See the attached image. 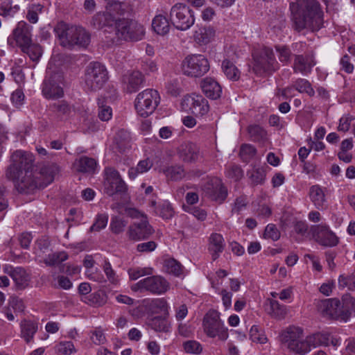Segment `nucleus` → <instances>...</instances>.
Instances as JSON below:
<instances>
[{
    "label": "nucleus",
    "instance_id": "f257e3e1",
    "mask_svg": "<svg viewBox=\"0 0 355 355\" xmlns=\"http://www.w3.org/2000/svg\"><path fill=\"white\" fill-rule=\"evenodd\" d=\"M10 162L6 170V178L13 182L19 193L33 192L36 187V182L33 179L34 155L28 151L17 150L11 154Z\"/></svg>",
    "mask_w": 355,
    "mask_h": 355
},
{
    "label": "nucleus",
    "instance_id": "f03ea898",
    "mask_svg": "<svg viewBox=\"0 0 355 355\" xmlns=\"http://www.w3.org/2000/svg\"><path fill=\"white\" fill-rule=\"evenodd\" d=\"M294 28L297 31H318L322 26V12L315 0H295L290 4Z\"/></svg>",
    "mask_w": 355,
    "mask_h": 355
},
{
    "label": "nucleus",
    "instance_id": "7ed1b4c3",
    "mask_svg": "<svg viewBox=\"0 0 355 355\" xmlns=\"http://www.w3.org/2000/svg\"><path fill=\"white\" fill-rule=\"evenodd\" d=\"M60 44L64 47L71 48L75 45L87 46L90 42V35L87 31L80 26H69L61 22L55 28Z\"/></svg>",
    "mask_w": 355,
    "mask_h": 355
},
{
    "label": "nucleus",
    "instance_id": "20e7f679",
    "mask_svg": "<svg viewBox=\"0 0 355 355\" xmlns=\"http://www.w3.org/2000/svg\"><path fill=\"white\" fill-rule=\"evenodd\" d=\"M128 9V5L124 2H114L106 6V10L98 12L92 17L91 24L97 29L103 27L112 28L115 31V28L119 18H117L113 12L119 15H123Z\"/></svg>",
    "mask_w": 355,
    "mask_h": 355
},
{
    "label": "nucleus",
    "instance_id": "39448f33",
    "mask_svg": "<svg viewBox=\"0 0 355 355\" xmlns=\"http://www.w3.org/2000/svg\"><path fill=\"white\" fill-rule=\"evenodd\" d=\"M253 71L258 76L270 74L279 68L272 49L263 46L256 49L252 53Z\"/></svg>",
    "mask_w": 355,
    "mask_h": 355
},
{
    "label": "nucleus",
    "instance_id": "423d86ee",
    "mask_svg": "<svg viewBox=\"0 0 355 355\" xmlns=\"http://www.w3.org/2000/svg\"><path fill=\"white\" fill-rule=\"evenodd\" d=\"M280 340L284 347L296 354H304L309 352L303 330L300 327L291 326L286 328L281 333Z\"/></svg>",
    "mask_w": 355,
    "mask_h": 355
},
{
    "label": "nucleus",
    "instance_id": "0eeeda50",
    "mask_svg": "<svg viewBox=\"0 0 355 355\" xmlns=\"http://www.w3.org/2000/svg\"><path fill=\"white\" fill-rule=\"evenodd\" d=\"M143 25L134 20L120 19L116 24L114 34L118 40L139 41L144 36Z\"/></svg>",
    "mask_w": 355,
    "mask_h": 355
},
{
    "label": "nucleus",
    "instance_id": "6e6552de",
    "mask_svg": "<svg viewBox=\"0 0 355 355\" xmlns=\"http://www.w3.org/2000/svg\"><path fill=\"white\" fill-rule=\"evenodd\" d=\"M204 331L209 338H218L225 341L228 338V330L220 318V313L215 310H210L204 317L202 322Z\"/></svg>",
    "mask_w": 355,
    "mask_h": 355
},
{
    "label": "nucleus",
    "instance_id": "1a4fd4ad",
    "mask_svg": "<svg viewBox=\"0 0 355 355\" xmlns=\"http://www.w3.org/2000/svg\"><path fill=\"white\" fill-rule=\"evenodd\" d=\"M207 58L201 54H191L185 57L182 62L183 74L191 78L203 76L209 70Z\"/></svg>",
    "mask_w": 355,
    "mask_h": 355
},
{
    "label": "nucleus",
    "instance_id": "9d476101",
    "mask_svg": "<svg viewBox=\"0 0 355 355\" xmlns=\"http://www.w3.org/2000/svg\"><path fill=\"white\" fill-rule=\"evenodd\" d=\"M108 79L105 67L100 62H91L85 71V86L91 91L100 89Z\"/></svg>",
    "mask_w": 355,
    "mask_h": 355
},
{
    "label": "nucleus",
    "instance_id": "9b49d317",
    "mask_svg": "<svg viewBox=\"0 0 355 355\" xmlns=\"http://www.w3.org/2000/svg\"><path fill=\"white\" fill-rule=\"evenodd\" d=\"M170 19L173 25L180 31L189 29L195 22L193 10L187 5L180 3L171 8Z\"/></svg>",
    "mask_w": 355,
    "mask_h": 355
},
{
    "label": "nucleus",
    "instance_id": "f8f14e48",
    "mask_svg": "<svg viewBox=\"0 0 355 355\" xmlns=\"http://www.w3.org/2000/svg\"><path fill=\"white\" fill-rule=\"evenodd\" d=\"M133 291H148L154 295H162L170 289V283L162 276L153 275L141 279L131 286Z\"/></svg>",
    "mask_w": 355,
    "mask_h": 355
},
{
    "label": "nucleus",
    "instance_id": "ddd939ff",
    "mask_svg": "<svg viewBox=\"0 0 355 355\" xmlns=\"http://www.w3.org/2000/svg\"><path fill=\"white\" fill-rule=\"evenodd\" d=\"M104 192L109 196L123 194L128 190V186L121 178L119 173L112 167L104 170Z\"/></svg>",
    "mask_w": 355,
    "mask_h": 355
},
{
    "label": "nucleus",
    "instance_id": "4468645a",
    "mask_svg": "<svg viewBox=\"0 0 355 355\" xmlns=\"http://www.w3.org/2000/svg\"><path fill=\"white\" fill-rule=\"evenodd\" d=\"M63 80V75L60 72H55L46 77L42 84L43 96L47 99H56L62 97L64 90L61 85Z\"/></svg>",
    "mask_w": 355,
    "mask_h": 355
},
{
    "label": "nucleus",
    "instance_id": "2eb2a0df",
    "mask_svg": "<svg viewBox=\"0 0 355 355\" xmlns=\"http://www.w3.org/2000/svg\"><path fill=\"white\" fill-rule=\"evenodd\" d=\"M160 103L159 92L153 89H146L139 92L134 101V107L137 111H155Z\"/></svg>",
    "mask_w": 355,
    "mask_h": 355
},
{
    "label": "nucleus",
    "instance_id": "dca6fc26",
    "mask_svg": "<svg viewBox=\"0 0 355 355\" xmlns=\"http://www.w3.org/2000/svg\"><path fill=\"white\" fill-rule=\"evenodd\" d=\"M202 189L206 197L218 204L223 203L227 196V189L218 178L209 179Z\"/></svg>",
    "mask_w": 355,
    "mask_h": 355
},
{
    "label": "nucleus",
    "instance_id": "f3484780",
    "mask_svg": "<svg viewBox=\"0 0 355 355\" xmlns=\"http://www.w3.org/2000/svg\"><path fill=\"white\" fill-rule=\"evenodd\" d=\"M31 27L25 21L18 22L12 33L8 38V44L14 47L19 46L21 49L32 42Z\"/></svg>",
    "mask_w": 355,
    "mask_h": 355
},
{
    "label": "nucleus",
    "instance_id": "a211bd4d",
    "mask_svg": "<svg viewBox=\"0 0 355 355\" xmlns=\"http://www.w3.org/2000/svg\"><path fill=\"white\" fill-rule=\"evenodd\" d=\"M58 171L59 167L55 164H49L43 166L39 173L34 171L33 179L36 182L34 191L37 189L44 188L51 184Z\"/></svg>",
    "mask_w": 355,
    "mask_h": 355
},
{
    "label": "nucleus",
    "instance_id": "6ab92c4d",
    "mask_svg": "<svg viewBox=\"0 0 355 355\" xmlns=\"http://www.w3.org/2000/svg\"><path fill=\"white\" fill-rule=\"evenodd\" d=\"M314 240L320 245L325 247H334L338 243V238L327 225H319L311 228Z\"/></svg>",
    "mask_w": 355,
    "mask_h": 355
},
{
    "label": "nucleus",
    "instance_id": "aec40b11",
    "mask_svg": "<svg viewBox=\"0 0 355 355\" xmlns=\"http://www.w3.org/2000/svg\"><path fill=\"white\" fill-rule=\"evenodd\" d=\"M144 82L145 78L141 72L139 71H128L121 77L122 89L127 94L135 93L143 87Z\"/></svg>",
    "mask_w": 355,
    "mask_h": 355
},
{
    "label": "nucleus",
    "instance_id": "412c9836",
    "mask_svg": "<svg viewBox=\"0 0 355 355\" xmlns=\"http://www.w3.org/2000/svg\"><path fill=\"white\" fill-rule=\"evenodd\" d=\"M318 312L327 319L340 320L338 308L340 300L336 298L317 300L315 301Z\"/></svg>",
    "mask_w": 355,
    "mask_h": 355
},
{
    "label": "nucleus",
    "instance_id": "4be33fe9",
    "mask_svg": "<svg viewBox=\"0 0 355 355\" xmlns=\"http://www.w3.org/2000/svg\"><path fill=\"white\" fill-rule=\"evenodd\" d=\"M153 233V230L146 218H142L140 222L134 223L130 225L126 234L129 239L139 241L146 239Z\"/></svg>",
    "mask_w": 355,
    "mask_h": 355
},
{
    "label": "nucleus",
    "instance_id": "5701e85b",
    "mask_svg": "<svg viewBox=\"0 0 355 355\" xmlns=\"http://www.w3.org/2000/svg\"><path fill=\"white\" fill-rule=\"evenodd\" d=\"M3 270L12 279L17 290H24L28 286L31 277L24 268L6 265Z\"/></svg>",
    "mask_w": 355,
    "mask_h": 355
},
{
    "label": "nucleus",
    "instance_id": "b1692460",
    "mask_svg": "<svg viewBox=\"0 0 355 355\" xmlns=\"http://www.w3.org/2000/svg\"><path fill=\"white\" fill-rule=\"evenodd\" d=\"M182 111H208V101L200 94H191L184 96L181 101Z\"/></svg>",
    "mask_w": 355,
    "mask_h": 355
},
{
    "label": "nucleus",
    "instance_id": "393cba45",
    "mask_svg": "<svg viewBox=\"0 0 355 355\" xmlns=\"http://www.w3.org/2000/svg\"><path fill=\"white\" fill-rule=\"evenodd\" d=\"M315 64V62L312 55H295L293 69L295 73H301L303 75H307L311 73Z\"/></svg>",
    "mask_w": 355,
    "mask_h": 355
},
{
    "label": "nucleus",
    "instance_id": "a878e982",
    "mask_svg": "<svg viewBox=\"0 0 355 355\" xmlns=\"http://www.w3.org/2000/svg\"><path fill=\"white\" fill-rule=\"evenodd\" d=\"M198 146L191 142L182 144L178 148V154L180 159L184 162H193L198 157Z\"/></svg>",
    "mask_w": 355,
    "mask_h": 355
},
{
    "label": "nucleus",
    "instance_id": "bb28decb",
    "mask_svg": "<svg viewBox=\"0 0 355 355\" xmlns=\"http://www.w3.org/2000/svg\"><path fill=\"white\" fill-rule=\"evenodd\" d=\"M203 93L209 98L217 99L222 93V88L219 83L212 78H204L200 83Z\"/></svg>",
    "mask_w": 355,
    "mask_h": 355
},
{
    "label": "nucleus",
    "instance_id": "cd10ccee",
    "mask_svg": "<svg viewBox=\"0 0 355 355\" xmlns=\"http://www.w3.org/2000/svg\"><path fill=\"white\" fill-rule=\"evenodd\" d=\"M225 244L223 236L218 233H212L209 238L208 250L214 261L217 259L224 250Z\"/></svg>",
    "mask_w": 355,
    "mask_h": 355
},
{
    "label": "nucleus",
    "instance_id": "c85d7f7f",
    "mask_svg": "<svg viewBox=\"0 0 355 355\" xmlns=\"http://www.w3.org/2000/svg\"><path fill=\"white\" fill-rule=\"evenodd\" d=\"M338 311L340 320L346 322L355 313V298L350 295H343Z\"/></svg>",
    "mask_w": 355,
    "mask_h": 355
},
{
    "label": "nucleus",
    "instance_id": "c756f323",
    "mask_svg": "<svg viewBox=\"0 0 355 355\" xmlns=\"http://www.w3.org/2000/svg\"><path fill=\"white\" fill-rule=\"evenodd\" d=\"M73 166L75 170L79 173H93L97 167V162L92 157L81 156L76 159Z\"/></svg>",
    "mask_w": 355,
    "mask_h": 355
},
{
    "label": "nucleus",
    "instance_id": "7c9ffc66",
    "mask_svg": "<svg viewBox=\"0 0 355 355\" xmlns=\"http://www.w3.org/2000/svg\"><path fill=\"white\" fill-rule=\"evenodd\" d=\"M247 171V177L252 186L261 185L264 184L266 178V171L263 166L251 165Z\"/></svg>",
    "mask_w": 355,
    "mask_h": 355
},
{
    "label": "nucleus",
    "instance_id": "2f4dec72",
    "mask_svg": "<svg viewBox=\"0 0 355 355\" xmlns=\"http://www.w3.org/2000/svg\"><path fill=\"white\" fill-rule=\"evenodd\" d=\"M215 37V31L210 26L198 27L193 33L194 41L200 45L211 42Z\"/></svg>",
    "mask_w": 355,
    "mask_h": 355
},
{
    "label": "nucleus",
    "instance_id": "473e14b6",
    "mask_svg": "<svg viewBox=\"0 0 355 355\" xmlns=\"http://www.w3.org/2000/svg\"><path fill=\"white\" fill-rule=\"evenodd\" d=\"M146 309L154 313H163L165 315H168L169 306L165 298H154L145 301Z\"/></svg>",
    "mask_w": 355,
    "mask_h": 355
},
{
    "label": "nucleus",
    "instance_id": "72a5a7b5",
    "mask_svg": "<svg viewBox=\"0 0 355 355\" xmlns=\"http://www.w3.org/2000/svg\"><path fill=\"white\" fill-rule=\"evenodd\" d=\"M20 329L21 338L28 343L33 340L38 330V323L31 320H24L20 323Z\"/></svg>",
    "mask_w": 355,
    "mask_h": 355
},
{
    "label": "nucleus",
    "instance_id": "f704fd0d",
    "mask_svg": "<svg viewBox=\"0 0 355 355\" xmlns=\"http://www.w3.org/2000/svg\"><path fill=\"white\" fill-rule=\"evenodd\" d=\"M309 197L311 200L318 209H323L326 207V198L322 188L318 185H313L310 187Z\"/></svg>",
    "mask_w": 355,
    "mask_h": 355
},
{
    "label": "nucleus",
    "instance_id": "c9c22d12",
    "mask_svg": "<svg viewBox=\"0 0 355 355\" xmlns=\"http://www.w3.org/2000/svg\"><path fill=\"white\" fill-rule=\"evenodd\" d=\"M330 334L328 332H318L306 338L309 352L311 347L329 345Z\"/></svg>",
    "mask_w": 355,
    "mask_h": 355
},
{
    "label": "nucleus",
    "instance_id": "e433bc0d",
    "mask_svg": "<svg viewBox=\"0 0 355 355\" xmlns=\"http://www.w3.org/2000/svg\"><path fill=\"white\" fill-rule=\"evenodd\" d=\"M152 27L158 35H165L170 30V24L167 18L162 15H156L152 22Z\"/></svg>",
    "mask_w": 355,
    "mask_h": 355
},
{
    "label": "nucleus",
    "instance_id": "4c0bfd02",
    "mask_svg": "<svg viewBox=\"0 0 355 355\" xmlns=\"http://www.w3.org/2000/svg\"><path fill=\"white\" fill-rule=\"evenodd\" d=\"M153 162L149 159L146 158L140 160L135 167H131L128 171V176L130 179L134 180L139 174L148 172L153 166Z\"/></svg>",
    "mask_w": 355,
    "mask_h": 355
},
{
    "label": "nucleus",
    "instance_id": "58836bf2",
    "mask_svg": "<svg viewBox=\"0 0 355 355\" xmlns=\"http://www.w3.org/2000/svg\"><path fill=\"white\" fill-rule=\"evenodd\" d=\"M163 173L168 180L173 181L182 180L185 176L184 169L180 165L167 166L163 169Z\"/></svg>",
    "mask_w": 355,
    "mask_h": 355
},
{
    "label": "nucleus",
    "instance_id": "ea45409f",
    "mask_svg": "<svg viewBox=\"0 0 355 355\" xmlns=\"http://www.w3.org/2000/svg\"><path fill=\"white\" fill-rule=\"evenodd\" d=\"M248 132L254 141L264 142L267 140L266 131L259 125H249Z\"/></svg>",
    "mask_w": 355,
    "mask_h": 355
},
{
    "label": "nucleus",
    "instance_id": "a19ab883",
    "mask_svg": "<svg viewBox=\"0 0 355 355\" xmlns=\"http://www.w3.org/2000/svg\"><path fill=\"white\" fill-rule=\"evenodd\" d=\"M149 325L153 330L159 332L166 333L170 331L171 328L170 322L165 317L153 318L150 321Z\"/></svg>",
    "mask_w": 355,
    "mask_h": 355
},
{
    "label": "nucleus",
    "instance_id": "79ce46f5",
    "mask_svg": "<svg viewBox=\"0 0 355 355\" xmlns=\"http://www.w3.org/2000/svg\"><path fill=\"white\" fill-rule=\"evenodd\" d=\"M107 300L106 293L102 291L94 292L85 297V302L94 306H101L104 305Z\"/></svg>",
    "mask_w": 355,
    "mask_h": 355
},
{
    "label": "nucleus",
    "instance_id": "37998d69",
    "mask_svg": "<svg viewBox=\"0 0 355 355\" xmlns=\"http://www.w3.org/2000/svg\"><path fill=\"white\" fill-rule=\"evenodd\" d=\"M69 256L65 251L55 252L44 259L43 261L46 266H54L62 263L68 259Z\"/></svg>",
    "mask_w": 355,
    "mask_h": 355
},
{
    "label": "nucleus",
    "instance_id": "c03bdc74",
    "mask_svg": "<svg viewBox=\"0 0 355 355\" xmlns=\"http://www.w3.org/2000/svg\"><path fill=\"white\" fill-rule=\"evenodd\" d=\"M222 69L227 78L232 80H237L240 77V71L233 62L225 60L222 63Z\"/></svg>",
    "mask_w": 355,
    "mask_h": 355
},
{
    "label": "nucleus",
    "instance_id": "a18cd8bd",
    "mask_svg": "<svg viewBox=\"0 0 355 355\" xmlns=\"http://www.w3.org/2000/svg\"><path fill=\"white\" fill-rule=\"evenodd\" d=\"M164 267L167 273L175 276H180L182 273L183 266L175 259L169 258L166 259L164 263Z\"/></svg>",
    "mask_w": 355,
    "mask_h": 355
},
{
    "label": "nucleus",
    "instance_id": "49530a36",
    "mask_svg": "<svg viewBox=\"0 0 355 355\" xmlns=\"http://www.w3.org/2000/svg\"><path fill=\"white\" fill-rule=\"evenodd\" d=\"M277 57L280 62L288 64L291 61L293 53L290 48L286 45L277 44L275 46Z\"/></svg>",
    "mask_w": 355,
    "mask_h": 355
},
{
    "label": "nucleus",
    "instance_id": "de8ad7c7",
    "mask_svg": "<svg viewBox=\"0 0 355 355\" xmlns=\"http://www.w3.org/2000/svg\"><path fill=\"white\" fill-rule=\"evenodd\" d=\"M19 10L18 5H12V0H0V15L12 17Z\"/></svg>",
    "mask_w": 355,
    "mask_h": 355
},
{
    "label": "nucleus",
    "instance_id": "09e8293b",
    "mask_svg": "<svg viewBox=\"0 0 355 355\" xmlns=\"http://www.w3.org/2000/svg\"><path fill=\"white\" fill-rule=\"evenodd\" d=\"M24 53H26L31 60L34 62L39 60L42 55L41 46L37 44H33L32 42L21 49Z\"/></svg>",
    "mask_w": 355,
    "mask_h": 355
},
{
    "label": "nucleus",
    "instance_id": "8fccbe9b",
    "mask_svg": "<svg viewBox=\"0 0 355 355\" xmlns=\"http://www.w3.org/2000/svg\"><path fill=\"white\" fill-rule=\"evenodd\" d=\"M270 314L272 317L281 320L286 315V308L284 305L280 304L276 300H270Z\"/></svg>",
    "mask_w": 355,
    "mask_h": 355
},
{
    "label": "nucleus",
    "instance_id": "3c124183",
    "mask_svg": "<svg viewBox=\"0 0 355 355\" xmlns=\"http://www.w3.org/2000/svg\"><path fill=\"white\" fill-rule=\"evenodd\" d=\"M295 89L300 93H306L309 96H313L315 92L312 88L311 83L306 79L299 78L293 84Z\"/></svg>",
    "mask_w": 355,
    "mask_h": 355
},
{
    "label": "nucleus",
    "instance_id": "603ef678",
    "mask_svg": "<svg viewBox=\"0 0 355 355\" xmlns=\"http://www.w3.org/2000/svg\"><path fill=\"white\" fill-rule=\"evenodd\" d=\"M338 286L340 288H347L349 291L355 290V272L349 275H340Z\"/></svg>",
    "mask_w": 355,
    "mask_h": 355
},
{
    "label": "nucleus",
    "instance_id": "864d4df0",
    "mask_svg": "<svg viewBox=\"0 0 355 355\" xmlns=\"http://www.w3.org/2000/svg\"><path fill=\"white\" fill-rule=\"evenodd\" d=\"M257 154V149L251 144H245L241 146L240 148V157L243 161L248 162Z\"/></svg>",
    "mask_w": 355,
    "mask_h": 355
},
{
    "label": "nucleus",
    "instance_id": "5fc2aeb1",
    "mask_svg": "<svg viewBox=\"0 0 355 355\" xmlns=\"http://www.w3.org/2000/svg\"><path fill=\"white\" fill-rule=\"evenodd\" d=\"M35 253L38 257L43 255L51 251V242L46 237H42L36 242Z\"/></svg>",
    "mask_w": 355,
    "mask_h": 355
},
{
    "label": "nucleus",
    "instance_id": "6e6d98bb",
    "mask_svg": "<svg viewBox=\"0 0 355 355\" xmlns=\"http://www.w3.org/2000/svg\"><path fill=\"white\" fill-rule=\"evenodd\" d=\"M250 337L253 342L266 343L268 340L263 330L257 325H253L250 330Z\"/></svg>",
    "mask_w": 355,
    "mask_h": 355
},
{
    "label": "nucleus",
    "instance_id": "4d7b16f0",
    "mask_svg": "<svg viewBox=\"0 0 355 355\" xmlns=\"http://www.w3.org/2000/svg\"><path fill=\"white\" fill-rule=\"evenodd\" d=\"M43 6L41 4H31L27 11L26 19L29 22L35 24L38 21V15L42 12Z\"/></svg>",
    "mask_w": 355,
    "mask_h": 355
},
{
    "label": "nucleus",
    "instance_id": "13d9d810",
    "mask_svg": "<svg viewBox=\"0 0 355 355\" xmlns=\"http://www.w3.org/2000/svg\"><path fill=\"white\" fill-rule=\"evenodd\" d=\"M115 98L111 96H103L97 99V105L100 111H112L114 107Z\"/></svg>",
    "mask_w": 355,
    "mask_h": 355
},
{
    "label": "nucleus",
    "instance_id": "bf43d9fd",
    "mask_svg": "<svg viewBox=\"0 0 355 355\" xmlns=\"http://www.w3.org/2000/svg\"><path fill=\"white\" fill-rule=\"evenodd\" d=\"M127 221L121 218L115 216L111 220L110 227L112 233L119 234L124 231Z\"/></svg>",
    "mask_w": 355,
    "mask_h": 355
},
{
    "label": "nucleus",
    "instance_id": "052dcab7",
    "mask_svg": "<svg viewBox=\"0 0 355 355\" xmlns=\"http://www.w3.org/2000/svg\"><path fill=\"white\" fill-rule=\"evenodd\" d=\"M103 271L107 277V280L114 285L119 284V279L116 275L115 271L112 269L110 263L107 260H105L103 264Z\"/></svg>",
    "mask_w": 355,
    "mask_h": 355
},
{
    "label": "nucleus",
    "instance_id": "680f3d73",
    "mask_svg": "<svg viewBox=\"0 0 355 355\" xmlns=\"http://www.w3.org/2000/svg\"><path fill=\"white\" fill-rule=\"evenodd\" d=\"M55 348L56 351L62 355H71L76 352L74 345L71 341H61Z\"/></svg>",
    "mask_w": 355,
    "mask_h": 355
},
{
    "label": "nucleus",
    "instance_id": "e2e57ef3",
    "mask_svg": "<svg viewBox=\"0 0 355 355\" xmlns=\"http://www.w3.org/2000/svg\"><path fill=\"white\" fill-rule=\"evenodd\" d=\"M226 174L228 178L238 181L243 176V171L239 165L230 164L227 167Z\"/></svg>",
    "mask_w": 355,
    "mask_h": 355
},
{
    "label": "nucleus",
    "instance_id": "0e129e2a",
    "mask_svg": "<svg viewBox=\"0 0 355 355\" xmlns=\"http://www.w3.org/2000/svg\"><path fill=\"white\" fill-rule=\"evenodd\" d=\"M248 205V200L246 197L240 196L238 197L234 202L232 204V214H240L243 211L246 209Z\"/></svg>",
    "mask_w": 355,
    "mask_h": 355
},
{
    "label": "nucleus",
    "instance_id": "69168bd1",
    "mask_svg": "<svg viewBox=\"0 0 355 355\" xmlns=\"http://www.w3.org/2000/svg\"><path fill=\"white\" fill-rule=\"evenodd\" d=\"M8 306L12 309L15 313L22 312L25 309L23 300L17 296L10 297Z\"/></svg>",
    "mask_w": 355,
    "mask_h": 355
},
{
    "label": "nucleus",
    "instance_id": "338daca9",
    "mask_svg": "<svg viewBox=\"0 0 355 355\" xmlns=\"http://www.w3.org/2000/svg\"><path fill=\"white\" fill-rule=\"evenodd\" d=\"M108 216L106 214H98L94 223L91 226V232H98L105 228L107 224Z\"/></svg>",
    "mask_w": 355,
    "mask_h": 355
},
{
    "label": "nucleus",
    "instance_id": "774afa93",
    "mask_svg": "<svg viewBox=\"0 0 355 355\" xmlns=\"http://www.w3.org/2000/svg\"><path fill=\"white\" fill-rule=\"evenodd\" d=\"M184 349L187 353L198 354L201 353L202 347L201 345L196 340H188L183 344Z\"/></svg>",
    "mask_w": 355,
    "mask_h": 355
}]
</instances>
